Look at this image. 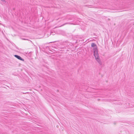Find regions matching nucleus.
I'll return each mask as SVG.
<instances>
[{
	"label": "nucleus",
	"instance_id": "nucleus-5",
	"mask_svg": "<svg viewBox=\"0 0 134 134\" xmlns=\"http://www.w3.org/2000/svg\"><path fill=\"white\" fill-rule=\"evenodd\" d=\"M22 39L23 40H27V39H24V38H22Z\"/></svg>",
	"mask_w": 134,
	"mask_h": 134
},
{
	"label": "nucleus",
	"instance_id": "nucleus-3",
	"mask_svg": "<svg viewBox=\"0 0 134 134\" xmlns=\"http://www.w3.org/2000/svg\"><path fill=\"white\" fill-rule=\"evenodd\" d=\"M66 24H74L73 23H65L64 24L60 26H63L64 25H65Z\"/></svg>",
	"mask_w": 134,
	"mask_h": 134
},
{
	"label": "nucleus",
	"instance_id": "nucleus-7",
	"mask_svg": "<svg viewBox=\"0 0 134 134\" xmlns=\"http://www.w3.org/2000/svg\"><path fill=\"white\" fill-rule=\"evenodd\" d=\"M93 35H95V33H93Z\"/></svg>",
	"mask_w": 134,
	"mask_h": 134
},
{
	"label": "nucleus",
	"instance_id": "nucleus-8",
	"mask_svg": "<svg viewBox=\"0 0 134 134\" xmlns=\"http://www.w3.org/2000/svg\"><path fill=\"white\" fill-rule=\"evenodd\" d=\"M47 47H47V46L46 47L47 48Z\"/></svg>",
	"mask_w": 134,
	"mask_h": 134
},
{
	"label": "nucleus",
	"instance_id": "nucleus-9",
	"mask_svg": "<svg viewBox=\"0 0 134 134\" xmlns=\"http://www.w3.org/2000/svg\"><path fill=\"white\" fill-rule=\"evenodd\" d=\"M52 43V42H50L49 43Z\"/></svg>",
	"mask_w": 134,
	"mask_h": 134
},
{
	"label": "nucleus",
	"instance_id": "nucleus-1",
	"mask_svg": "<svg viewBox=\"0 0 134 134\" xmlns=\"http://www.w3.org/2000/svg\"><path fill=\"white\" fill-rule=\"evenodd\" d=\"M91 46L92 47H94L93 48V55L94 56L96 60L100 65H102V62L100 61L98 53V51L96 45L94 43H92L91 44Z\"/></svg>",
	"mask_w": 134,
	"mask_h": 134
},
{
	"label": "nucleus",
	"instance_id": "nucleus-2",
	"mask_svg": "<svg viewBox=\"0 0 134 134\" xmlns=\"http://www.w3.org/2000/svg\"><path fill=\"white\" fill-rule=\"evenodd\" d=\"M14 56L15 58H16L18 59L23 61H24V59L21 58V57H20V56L17 55H14Z\"/></svg>",
	"mask_w": 134,
	"mask_h": 134
},
{
	"label": "nucleus",
	"instance_id": "nucleus-4",
	"mask_svg": "<svg viewBox=\"0 0 134 134\" xmlns=\"http://www.w3.org/2000/svg\"><path fill=\"white\" fill-rule=\"evenodd\" d=\"M64 20H70L72 19L70 18H65V19H64Z\"/></svg>",
	"mask_w": 134,
	"mask_h": 134
},
{
	"label": "nucleus",
	"instance_id": "nucleus-6",
	"mask_svg": "<svg viewBox=\"0 0 134 134\" xmlns=\"http://www.w3.org/2000/svg\"><path fill=\"white\" fill-rule=\"evenodd\" d=\"M1 0L3 2H4L5 1V0Z\"/></svg>",
	"mask_w": 134,
	"mask_h": 134
}]
</instances>
